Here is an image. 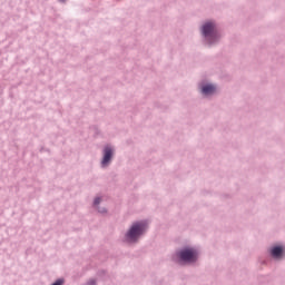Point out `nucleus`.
Instances as JSON below:
<instances>
[{
	"label": "nucleus",
	"instance_id": "1",
	"mask_svg": "<svg viewBox=\"0 0 285 285\" xmlns=\"http://www.w3.org/2000/svg\"><path fill=\"white\" fill-rule=\"evenodd\" d=\"M144 230H146V223L140 222L134 224L126 235L127 242H137L139 236L144 235Z\"/></svg>",
	"mask_w": 285,
	"mask_h": 285
},
{
	"label": "nucleus",
	"instance_id": "2",
	"mask_svg": "<svg viewBox=\"0 0 285 285\" xmlns=\"http://www.w3.org/2000/svg\"><path fill=\"white\" fill-rule=\"evenodd\" d=\"M178 257L181 262H187V264H193L197 262V250L194 248H186L178 253Z\"/></svg>",
	"mask_w": 285,
	"mask_h": 285
},
{
	"label": "nucleus",
	"instance_id": "5",
	"mask_svg": "<svg viewBox=\"0 0 285 285\" xmlns=\"http://www.w3.org/2000/svg\"><path fill=\"white\" fill-rule=\"evenodd\" d=\"M216 88L214 85H206L202 88L203 95H213L215 92Z\"/></svg>",
	"mask_w": 285,
	"mask_h": 285
},
{
	"label": "nucleus",
	"instance_id": "3",
	"mask_svg": "<svg viewBox=\"0 0 285 285\" xmlns=\"http://www.w3.org/2000/svg\"><path fill=\"white\" fill-rule=\"evenodd\" d=\"M203 35L204 37H213L215 35V23L207 22L203 26Z\"/></svg>",
	"mask_w": 285,
	"mask_h": 285
},
{
	"label": "nucleus",
	"instance_id": "6",
	"mask_svg": "<svg viewBox=\"0 0 285 285\" xmlns=\"http://www.w3.org/2000/svg\"><path fill=\"white\" fill-rule=\"evenodd\" d=\"M282 253H284V250L279 246L272 248V257H282Z\"/></svg>",
	"mask_w": 285,
	"mask_h": 285
},
{
	"label": "nucleus",
	"instance_id": "7",
	"mask_svg": "<svg viewBox=\"0 0 285 285\" xmlns=\"http://www.w3.org/2000/svg\"><path fill=\"white\" fill-rule=\"evenodd\" d=\"M101 203V198H95V200H94V204H95V206H98V204H100Z\"/></svg>",
	"mask_w": 285,
	"mask_h": 285
},
{
	"label": "nucleus",
	"instance_id": "4",
	"mask_svg": "<svg viewBox=\"0 0 285 285\" xmlns=\"http://www.w3.org/2000/svg\"><path fill=\"white\" fill-rule=\"evenodd\" d=\"M110 159H112V148L110 147H105L104 150V158H102V166H108V164H110Z\"/></svg>",
	"mask_w": 285,
	"mask_h": 285
}]
</instances>
